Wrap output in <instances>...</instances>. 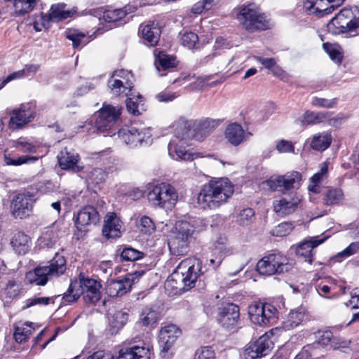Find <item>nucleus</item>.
Masks as SVG:
<instances>
[{"mask_svg":"<svg viewBox=\"0 0 359 359\" xmlns=\"http://www.w3.org/2000/svg\"><path fill=\"white\" fill-rule=\"evenodd\" d=\"M234 192L233 184L227 178L210 180L203 186L197 201L204 209H216L226 203Z\"/></svg>","mask_w":359,"mask_h":359,"instance_id":"obj_1","label":"nucleus"},{"mask_svg":"<svg viewBox=\"0 0 359 359\" xmlns=\"http://www.w3.org/2000/svg\"><path fill=\"white\" fill-rule=\"evenodd\" d=\"M101 285L95 279L80 276L79 280H72L63 294L64 302H76L81 295L86 303L95 304L101 298Z\"/></svg>","mask_w":359,"mask_h":359,"instance_id":"obj_2","label":"nucleus"},{"mask_svg":"<svg viewBox=\"0 0 359 359\" xmlns=\"http://www.w3.org/2000/svg\"><path fill=\"white\" fill-rule=\"evenodd\" d=\"M236 19L240 25L248 32L264 30L269 28V20L255 4L242 5L238 8Z\"/></svg>","mask_w":359,"mask_h":359,"instance_id":"obj_3","label":"nucleus"},{"mask_svg":"<svg viewBox=\"0 0 359 359\" xmlns=\"http://www.w3.org/2000/svg\"><path fill=\"white\" fill-rule=\"evenodd\" d=\"M66 270V260L62 255L56 253L48 266H39L26 273V280L36 285H44L49 279L57 277Z\"/></svg>","mask_w":359,"mask_h":359,"instance_id":"obj_4","label":"nucleus"},{"mask_svg":"<svg viewBox=\"0 0 359 359\" xmlns=\"http://www.w3.org/2000/svg\"><path fill=\"white\" fill-rule=\"evenodd\" d=\"M200 272L199 260L195 257L187 258L179 264L170 279L167 281V284H170L172 281H180L184 287L192 288L195 286Z\"/></svg>","mask_w":359,"mask_h":359,"instance_id":"obj_5","label":"nucleus"},{"mask_svg":"<svg viewBox=\"0 0 359 359\" xmlns=\"http://www.w3.org/2000/svg\"><path fill=\"white\" fill-rule=\"evenodd\" d=\"M292 268V262L279 252L266 255L257 264L258 272L267 276L286 273Z\"/></svg>","mask_w":359,"mask_h":359,"instance_id":"obj_6","label":"nucleus"},{"mask_svg":"<svg viewBox=\"0 0 359 359\" xmlns=\"http://www.w3.org/2000/svg\"><path fill=\"white\" fill-rule=\"evenodd\" d=\"M194 232V227L185 221L178 222L168 241L170 252L175 255H182L187 252L188 244Z\"/></svg>","mask_w":359,"mask_h":359,"instance_id":"obj_7","label":"nucleus"},{"mask_svg":"<svg viewBox=\"0 0 359 359\" xmlns=\"http://www.w3.org/2000/svg\"><path fill=\"white\" fill-rule=\"evenodd\" d=\"M147 196L152 205L166 210H171L178 200V194L175 189L166 183L155 186L148 193Z\"/></svg>","mask_w":359,"mask_h":359,"instance_id":"obj_8","label":"nucleus"},{"mask_svg":"<svg viewBox=\"0 0 359 359\" xmlns=\"http://www.w3.org/2000/svg\"><path fill=\"white\" fill-rule=\"evenodd\" d=\"M217 126V122L210 118L189 120L184 122L182 140L195 139L201 141Z\"/></svg>","mask_w":359,"mask_h":359,"instance_id":"obj_9","label":"nucleus"},{"mask_svg":"<svg viewBox=\"0 0 359 359\" xmlns=\"http://www.w3.org/2000/svg\"><path fill=\"white\" fill-rule=\"evenodd\" d=\"M122 108L104 104L96 115L95 125L100 132H105L114 127L120 119Z\"/></svg>","mask_w":359,"mask_h":359,"instance_id":"obj_10","label":"nucleus"},{"mask_svg":"<svg viewBox=\"0 0 359 359\" xmlns=\"http://www.w3.org/2000/svg\"><path fill=\"white\" fill-rule=\"evenodd\" d=\"M302 181V176L300 172L291 171L271 179L266 183L271 190L280 191L282 194H287V192L291 190L299 189Z\"/></svg>","mask_w":359,"mask_h":359,"instance_id":"obj_11","label":"nucleus"},{"mask_svg":"<svg viewBox=\"0 0 359 359\" xmlns=\"http://www.w3.org/2000/svg\"><path fill=\"white\" fill-rule=\"evenodd\" d=\"M314 334L315 343L304 346L294 359H308L309 358L319 359L320 357L323 356L320 354L322 348H320L319 345H328L333 339V334L330 330H318Z\"/></svg>","mask_w":359,"mask_h":359,"instance_id":"obj_12","label":"nucleus"},{"mask_svg":"<svg viewBox=\"0 0 359 359\" xmlns=\"http://www.w3.org/2000/svg\"><path fill=\"white\" fill-rule=\"evenodd\" d=\"M277 309L270 304L254 302L248 307L250 320L259 325H267L274 322Z\"/></svg>","mask_w":359,"mask_h":359,"instance_id":"obj_13","label":"nucleus"},{"mask_svg":"<svg viewBox=\"0 0 359 359\" xmlns=\"http://www.w3.org/2000/svg\"><path fill=\"white\" fill-rule=\"evenodd\" d=\"M143 274V271H137L127 273L122 279L108 280L105 287L107 294L112 297L124 295Z\"/></svg>","mask_w":359,"mask_h":359,"instance_id":"obj_14","label":"nucleus"},{"mask_svg":"<svg viewBox=\"0 0 359 359\" xmlns=\"http://www.w3.org/2000/svg\"><path fill=\"white\" fill-rule=\"evenodd\" d=\"M34 202V196L29 192L18 194L11 201V214L15 218L20 219L29 216L32 210Z\"/></svg>","mask_w":359,"mask_h":359,"instance_id":"obj_15","label":"nucleus"},{"mask_svg":"<svg viewBox=\"0 0 359 359\" xmlns=\"http://www.w3.org/2000/svg\"><path fill=\"white\" fill-rule=\"evenodd\" d=\"M283 195L273 203V210L281 217L293 213L302 201L301 197L296 192Z\"/></svg>","mask_w":359,"mask_h":359,"instance_id":"obj_16","label":"nucleus"},{"mask_svg":"<svg viewBox=\"0 0 359 359\" xmlns=\"http://www.w3.org/2000/svg\"><path fill=\"white\" fill-rule=\"evenodd\" d=\"M34 104L32 102L22 104L18 109L12 111L9 121V127L13 130L18 129L32 121L34 117Z\"/></svg>","mask_w":359,"mask_h":359,"instance_id":"obj_17","label":"nucleus"},{"mask_svg":"<svg viewBox=\"0 0 359 359\" xmlns=\"http://www.w3.org/2000/svg\"><path fill=\"white\" fill-rule=\"evenodd\" d=\"M118 138L130 147H135L147 144L150 140L151 134L149 131L139 130L135 127L121 128L118 132Z\"/></svg>","mask_w":359,"mask_h":359,"instance_id":"obj_18","label":"nucleus"},{"mask_svg":"<svg viewBox=\"0 0 359 359\" xmlns=\"http://www.w3.org/2000/svg\"><path fill=\"white\" fill-rule=\"evenodd\" d=\"M273 343L267 335H262L250 344L243 351L244 359H257L266 356L271 351Z\"/></svg>","mask_w":359,"mask_h":359,"instance_id":"obj_19","label":"nucleus"},{"mask_svg":"<svg viewBox=\"0 0 359 359\" xmlns=\"http://www.w3.org/2000/svg\"><path fill=\"white\" fill-rule=\"evenodd\" d=\"M351 11L349 9H342L327 25L329 32L333 34H339L346 32L355 31L351 27Z\"/></svg>","mask_w":359,"mask_h":359,"instance_id":"obj_20","label":"nucleus"},{"mask_svg":"<svg viewBox=\"0 0 359 359\" xmlns=\"http://www.w3.org/2000/svg\"><path fill=\"white\" fill-rule=\"evenodd\" d=\"M118 356L117 359H150L151 353L149 345L130 346L126 341L117 347Z\"/></svg>","mask_w":359,"mask_h":359,"instance_id":"obj_21","label":"nucleus"},{"mask_svg":"<svg viewBox=\"0 0 359 359\" xmlns=\"http://www.w3.org/2000/svg\"><path fill=\"white\" fill-rule=\"evenodd\" d=\"M181 330L175 325L170 324L162 327L159 332V344L162 347L161 357L165 358V353L180 336Z\"/></svg>","mask_w":359,"mask_h":359,"instance_id":"obj_22","label":"nucleus"},{"mask_svg":"<svg viewBox=\"0 0 359 359\" xmlns=\"http://www.w3.org/2000/svg\"><path fill=\"white\" fill-rule=\"evenodd\" d=\"M168 149L170 156L175 160L193 161L198 158L205 157L210 160H215L210 154L204 156L202 153L187 150L184 146L179 145L175 143L174 141H171L169 143Z\"/></svg>","mask_w":359,"mask_h":359,"instance_id":"obj_23","label":"nucleus"},{"mask_svg":"<svg viewBox=\"0 0 359 359\" xmlns=\"http://www.w3.org/2000/svg\"><path fill=\"white\" fill-rule=\"evenodd\" d=\"M344 0H305L304 8L311 13L329 14L340 6Z\"/></svg>","mask_w":359,"mask_h":359,"instance_id":"obj_24","label":"nucleus"},{"mask_svg":"<svg viewBox=\"0 0 359 359\" xmlns=\"http://www.w3.org/2000/svg\"><path fill=\"white\" fill-rule=\"evenodd\" d=\"M239 316L238 306L233 304H229L219 311L218 321L224 328L231 329L236 325Z\"/></svg>","mask_w":359,"mask_h":359,"instance_id":"obj_25","label":"nucleus"},{"mask_svg":"<svg viewBox=\"0 0 359 359\" xmlns=\"http://www.w3.org/2000/svg\"><path fill=\"white\" fill-rule=\"evenodd\" d=\"M251 135V133H246L243 127L237 123L228 125L224 131V136L227 142L235 147L246 141Z\"/></svg>","mask_w":359,"mask_h":359,"instance_id":"obj_26","label":"nucleus"},{"mask_svg":"<svg viewBox=\"0 0 359 359\" xmlns=\"http://www.w3.org/2000/svg\"><path fill=\"white\" fill-rule=\"evenodd\" d=\"M161 32L160 27L158 22L155 21H148L142 24L139 27V33L141 37L151 46L157 44Z\"/></svg>","mask_w":359,"mask_h":359,"instance_id":"obj_27","label":"nucleus"},{"mask_svg":"<svg viewBox=\"0 0 359 359\" xmlns=\"http://www.w3.org/2000/svg\"><path fill=\"white\" fill-rule=\"evenodd\" d=\"M100 215L96 208L91 205H87L81 208L76 217L77 227L85 226L90 224H96L100 221Z\"/></svg>","mask_w":359,"mask_h":359,"instance_id":"obj_28","label":"nucleus"},{"mask_svg":"<svg viewBox=\"0 0 359 359\" xmlns=\"http://www.w3.org/2000/svg\"><path fill=\"white\" fill-rule=\"evenodd\" d=\"M327 237L318 239V237H312L309 240H306L300 243L296 250L297 256L305 258V261L311 264L313 262V250L318 245L323 243Z\"/></svg>","mask_w":359,"mask_h":359,"instance_id":"obj_29","label":"nucleus"},{"mask_svg":"<svg viewBox=\"0 0 359 359\" xmlns=\"http://www.w3.org/2000/svg\"><path fill=\"white\" fill-rule=\"evenodd\" d=\"M57 159L60 168L63 170H72L74 172H79L81 169L78 165L79 155L73 151H68L67 148L62 149L57 155Z\"/></svg>","mask_w":359,"mask_h":359,"instance_id":"obj_30","label":"nucleus"},{"mask_svg":"<svg viewBox=\"0 0 359 359\" xmlns=\"http://www.w3.org/2000/svg\"><path fill=\"white\" fill-rule=\"evenodd\" d=\"M121 227L122 223L119 218L114 213H111L107 215L104 220L102 228L103 235L108 238H118L121 236Z\"/></svg>","mask_w":359,"mask_h":359,"instance_id":"obj_31","label":"nucleus"},{"mask_svg":"<svg viewBox=\"0 0 359 359\" xmlns=\"http://www.w3.org/2000/svg\"><path fill=\"white\" fill-rule=\"evenodd\" d=\"M89 13L100 20L102 19L106 22H116L122 20L127 14V11L122 8L105 11L100 8L91 10Z\"/></svg>","mask_w":359,"mask_h":359,"instance_id":"obj_32","label":"nucleus"},{"mask_svg":"<svg viewBox=\"0 0 359 359\" xmlns=\"http://www.w3.org/2000/svg\"><path fill=\"white\" fill-rule=\"evenodd\" d=\"M11 245L17 253L25 255L29 249L30 238L23 232H18L12 237Z\"/></svg>","mask_w":359,"mask_h":359,"instance_id":"obj_33","label":"nucleus"},{"mask_svg":"<svg viewBox=\"0 0 359 359\" xmlns=\"http://www.w3.org/2000/svg\"><path fill=\"white\" fill-rule=\"evenodd\" d=\"M107 86L111 94L115 96L123 97L131 95L130 93L134 87L133 84L128 83L125 85L123 81L118 79L113 80V79H109Z\"/></svg>","mask_w":359,"mask_h":359,"instance_id":"obj_34","label":"nucleus"},{"mask_svg":"<svg viewBox=\"0 0 359 359\" xmlns=\"http://www.w3.org/2000/svg\"><path fill=\"white\" fill-rule=\"evenodd\" d=\"M332 140L331 133L327 131H324L315 134L311 141V147L316 151H325L327 149Z\"/></svg>","mask_w":359,"mask_h":359,"instance_id":"obj_35","label":"nucleus"},{"mask_svg":"<svg viewBox=\"0 0 359 359\" xmlns=\"http://www.w3.org/2000/svg\"><path fill=\"white\" fill-rule=\"evenodd\" d=\"M34 327L33 323L19 322L15 325L14 338L18 343L25 341L33 333Z\"/></svg>","mask_w":359,"mask_h":359,"instance_id":"obj_36","label":"nucleus"},{"mask_svg":"<svg viewBox=\"0 0 359 359\" xmlns=\"http://www.w3.org/2000/svg\"><path fill=\"white\" fill-rule=\"evenodd\" d=\"M330 114L327 111L314 112L306 111L300 120L302 126L316 125L325 121Z\"/></svg>","mask_w":359,"mask_h":359,"instance_id":"obj_37","label":"nucleus"},{"mask_svg":"<svg viewBox=\"0 0 359 359\" xmlns=\"http://www.w3.org/2000/svg\"><path fill=\"white\" fill-rule=\"evenodd\" d=\"M305 318V309L302 307L292 310L288 314L287 320L284 322V327L290 330L298 326Z\"/></svg>","mask_w":359,"mask_h":359,"instance_id":"obj_38","label":"nucleus"},{"mask_svg":"<svg viewBox=\"0 0 359 359\" xmlns=\"http://www.w3.org/2000/svg\"><path fill=\"white\" fill-rule=\"evenodd\" d=\"M159 319L160 316L157 311L151 308H145L140 315L139 323L143 326L154 327Z\"/></svg>","mask_w":359,"mask_h":359,"instance_id":"obj_39","label":"nucleus"},{"mask_svg":"<svg viewBox=\"0 0 359 359\" xmlns=\"http://www.w3.org/2000/svg\"><path fill=\"white\" fill-rule=\"evenodd\" d=\"M39 0H13V8L16 16L31 13Z\"/></svg>","mask_w":359,"mask_h":359,"instance_id":"obj_40","label":"nucleus"},{"mask_svg":"<svg viewBox=\"0 0 359 359\" xmlns=\"http://www.w3.org/2000/svg\"><path fill=\"white\" fill-rule=\"evenodd\" d=\"M327 165L324 163L321 167L320 172L314 174L310 179V182L308 186L309 191L317 194L320 191V183L327 177Z\"/></svg>","mask_w":359,"mask_h":359,"instance_id":"obj_41","label":"nucleus"},{"mask_svg":"<svg viewBox=\"0 0 359 359\" xmlns=\"http://www.w3.org/2000/svg\"><path fill=\"white\" fill-rule=\"evenodd\" d=\"M128 313L121 311L115 312L109 318V327L111 334L116 333L128 321Z\"/></svg>","mask_w":359,"mask_h":359,"instance_id":"obj_42","label":"nucleus"},{"mask_svg":"<svg viewBox=\"0 0 359 359\" xmlns=\"http://www.w3.org/2000/svg\"><path fill=\"white\" fill-rule=\"evenodd\" d=\"M39 159L36 156L27 155L20 156H11L10 154L5 152L4 161L7 165L19 166L22 164L32 163Z\"/></svg>","mask_w":359,"mask_h":359,"instance_id":"obj_43","label":"nucleus"},{"mask_svg":"<svg viewBox=\"0 0 359 359\" xmlns=\"http://www.w3.org/2000/svg\"><path fill=\"white\" fill-rule=\"evenodd\" d=\"M177 66L175 57L166 55L163 53H159L157 56V61L156 62V67L158 71L166 70L170 68H174Z\"/></svg>","mask_w":359,"mask_h":359,"instance_id":"obj_44","label":"nucleus"},{"mask_svg":"<svg viewBox=\"0 0 359 359\" xmlns=\"http://www.w3.org/2000/svg\"><path fill=\"white\" fill-rule=\"evenodd\" d=\"M344 200V194L340 189H329L324 197V203L327 205L339 204Z\"/></svg>","mask_w":359,"mask_h":359,"instance_id":"obj_45","label":"nucleus"},{"mask_svg":"<svg viewBox=\"0 0 359 359\" xmlns=\"http://www.w3.org/2000/svg\"><path fill=\"white\" fill-rule=\"evenodd\" d=\"M65 7L63 4L51 6L48 15L52 21H59L69 16V12L65 11Z\"/></svg>","mask_w":359,"mask_h":359,"instance_id":"obj_46","label":"nucleus"},{"mask_svg":"<svg viewBox=\"0 0 359 359\" xmlns=\"http://www.w3.org/2000/svg\"><path fill=\"white\" fill-rule=\"evenodd\" d=\"M109 79L123 81L125 85H127L128 83L134 85L135 81L133 73L130 71L123 69L115 70Z\"/></svg>","mask_w":359,"mask_h":359,"instance_id":"obj_47","label":"nucleus"},{"mask_svg":"<svg viewBox=\"0 0 359 359\" xmlns=\"http://www.w3.org/2000/svg\"><path fill=\"white\" fill-rule=\"evenodd\" d=\"M217 0H200L191 7V13L194 14H201L203 11H209L217 4Z\"/></svg>","mask_w":359,"mask_h":359,"instance_id":"obj_48","label":"nucleus"},{"mask_svg":"<svg viewBox=\"0 0 359 359\" xmlns=\"http://www.w3.org/2000/svg\"><path fill=\"white\" fill-rule=\"evenodd\" d=\"M143 253L133 248H125L121 253L122 261L134 262L141 259Z\"/></svg>","mask_w":359,"mask_h":359,"instance_id":"obj_49","label":"nucleus"},{"mask_svg":"<svg viewBox=\"0 0 359 359\" xmlns=\"http://www.w3.org/2000/svg\"><path fill=\"white\" fill-rule=\"evenodd\" d=\"M138 227L140 231L144 234H151L155 231L156 226L151 219L147 216L140 218Z\"/></svg>","mask_w":359,"mask_h":359,"instance_id":"obj_50","label":"nucleus"},{"mask_svg":"<svg viewBox=\"0 0 359 359\" xmlns=\"http://www.w3.org/2000/svg\"><path fill=\"white\" fill-rule=\"evenodd\" d=\"M67 38L72 41L74 48H78L81 45H85L88 43L86 40V35L78 31H69L67 32Z\"/></svg>","mask_w":359,"mask_h":359,"instance_id":"obj_51","label":"nucleus"},{"mask_svg":"<svg viewBox=\"0 0 359 359\" xmlns=\"http://www.w3.org/2000/svg\"><path fill=\"white\" fill-rule=\"evenodd\" d=\"M255 219V212L251 208L243 209L237 217V222L240 225L247 226L251 224Z\"/></svg>","mask_w":359,"mask_h":359,"instance_id":"obj_52","label":"nucleus"},{"mask_svg":"<svg viewBox=\"0 0 359 359\" xmlns=\"http://www.w3.org/2000/svg\"><path fill=\"white\" fill-rule=\"evenodd\" d=\"M323 48L332 60L338 64L341 63L343 56L339 49V46L325 43H323Z\"/></svg>","mask_w":359,"mask_h":359,"instance_id":"obj_53","label":"nucleus"},{"mask_svg":"<svg viewBox=\"0 0 359 359\" xmlns=\"http://www.w3.org/2000/svg\"><path fill=\"white\" fill-rule=\"evenodd\" d=\"M142 102V97L140 95L129 97L126 100V107L128 111L133 115H139V106Z\"/></svg>","mask_w":359,"mask_h":359,"instance_id":"obj_54","label":"nucleus"},{"mask_svg":"<svg viewBox=\"0 0 359 359\" xmlns=\"http://www.w3.org/2000/svg\"><path fill=\"white\" fill-rule=\"evenodd\" d=\"M194 357V359H215V352L211 346H201L196 351Z\"/></svg>","mask_w":359,"mask_h":359,"instance_id":"obj_55","label":"nucleus"},{"mask_svg":"<svg viewBox=\"0 0 359 359\" xmlns=\"http://www.w3.org/2000/svg\"><path fill=\"white\" fill-rule=\"evenodd\" d=\"M198 41V35L192 32H184L181 36L182 44L189 48H194Z\"/></svg>","mask_w":359,"mask_h":359,"instance_id":"obj_56","label":"nucleus"},{"mask_svg":"<svg viewBox=\"0 0 359 359\" xmlns=\"http://www.w3.org/2000/svg\"><path fill=\"white\" fill-rule=\"evenodd\" d=\"M293 229V225L290 222H283L271 230V234L275 236L283 237L289 234Z\"/></svg>","mask_w":359,"mask_h":359,"instance_id":"obj_57","label":"nucleus"},{"mask_svg":"<svg viewBox=\"0 0 359 359\" xmlns=\"http://www.w3.org/2000/svg\"><path fill=\"white\" fill-rule=\"evenodd\" d=\"M52 21L49 15L41 13L39 18L33 23V27L36 32L41 31L43 28L48 29L50 26V22Z\"/></svg>","mask_w":359,"mask_h":359,"instance_id":"obj_58","label":"nucleus"},{"mask_svg":"<svg viewBox=\"0 0 359 359\" xmlns=\"http://www.w3.org/2000/svg\"><path fill=\"white\" fill-rule=\"evenodd\" d=\"M14 145L18 151L23 153H35L36 151L35 145L21 139L17 140Z\"/></svg>","mask_w":359,"mask_h":359,"instance_id":"obj_59","label":"nucleus"},{"mask_svg":"<svg viewBox=\"0 0 359 359\" xmlns=\"http://www.w3.org/2000/svg\"><path fill=\"white\" fill-rule=\"evenodd\" d=\"M359 250V242H353L344 250L336 255V258L348 257L356 253Z\"/></svg>","mask_w":359,"mask_h":359,"instance_id":"obj_60","label":"nucleus"},{"mask_svg":"<svg viewBox=\"0 0 359 359\" xmlns=\"http://www.w3.org/2000/svg\"><path fill=\"white\" fill-rule=\"evenodd\" d=\"M276 149L280 153L294 152V147L292 142L285 140L279 141L276 145Z\"/></svg>","mask_w":359,"mask_h":359,"instance_id":"obj_61","label":"nucleus"},{"mask_svg":"<svg viewBox=\"0 0 359 359\" xmlns=\"http://www.w3.org/2000/svg\"><path fill=\"white\" fill-rule=\"evenodd\" d=\"M106 177L107 174L100 168H94L90 173V179L96 184L104 182Z\"/></svg>","mask_w":359,"mask_h":359,"instance_id":"obj_62","label":"nucleus"},{"mask_svg":"<svg viewBox=\"0 0 359 359\" xmlns=\"http://www.w3.org/2000/svg\"><path fill=\"white\" fill-rule=\"evenodd\" d=\"M215 252H218L219 257L217 260V266H219L222 263L223 258L226 256H229L233 254V249L231 247L228 245H219L215 248Z\"/></svg>","mask_w":359,"mask_h":359,"instance_id":"obj_63","label":"nucleus"},{"mask_svg":"<svg viewBox=\"0 0 359 359\" xmlns=\"http://www.w3.org/2000/svg\"><path fill=\"white\" fill-rule=\"evenodd\" d=\"M314 107L332 108L334 107L335 102L334 100H327L325 98L314 97L311 102Z\"/></svg>","mask_w":359,"mask_h":359,"instance_id":"obj_64","label":"nucleus"}]
</instances>
